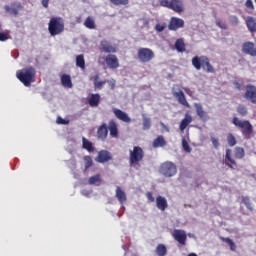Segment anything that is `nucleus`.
I'll list each match as a JSON object with an SVG mask.
<instances>
[{
  "instance_id": "9d476101",
  "label": "nucleus",
  "mask_w": 256,
  "mask_h": 256,
  "mask_svg": "<svg viewBox=\"0 0 256 256\" xmlns=\"http://www.w3.org/2000/svg\"><path fill=\"white\" fill-rule=\"evenodd\" d=\"M244 99L246 101H249L253 105H256V86L251 85V84L246 86V92L244 94Z\"/></svg>"
},
{
  "instance_id": "ddd939ff",
  "label": "nucleus",
  "mask_w": 256,
  "mask_h": 256,
  "mask_svg": "<svg viewBox=\"0 0 256 256\" xmlns=\"http://www.w3.org/2000/svg\"><path fill=\"white\" fill-rule=\"evenodd\" d=\"M104 61L109 69H119V58L114 54H109L104 58Z\"/></svg>"
},
{
  "instance_id": "4d7b16f0",
  "label": "nucleus",
  "mask_w": 256,
  "mask_h": 256,
  "mask_svg": "<svg viewBox=\"0 0 256 256\" xmlns=\"http://www.w3.org/2000/svg\"><path fill=\"white\" fill-rule=\"evenodd\" d=\"M106 83H108L111 89H115V80H107Z\"/></svg>"
},
{
  "instance_id": "e2e57ef3",
  "label": "nucleus",
  "mask_w": 256,
  "mask_h": 256,
  "mask_svg": "<svg viewBox=\"0 0 256 256\" xmlns=\"http://www.w3.org/2000/svg\"><path fill=\"white\" fill-rule=\"evenodd\" d=\"M193 256H197V254L194 253Z\"/></svg>"
},
{
  "instance_id": "58836bf2",
  "label": "nucleus",
  "mask_w": 256,
  "mask_h": 256,
  "mask_svg": "<svg viewBox=\"0 0 256 256\" xmlns=\"http://www.w3.org/2000/svg\"><path fill=\"white\" fill-rule=\"evenodd\" d=\"M222 241H224V243H227L231 249V251H235L237 249V246L235 245V242H233V240L231 238H223L221 237Z\"/></svg>"
},
{
  "instance_id": "7c9ffc66",
  "label": "nucleus",
  "mask_w": 256,
  "mask_h": 256,
  "mask_svg": "<svg viewBox=\"0 0 256 256\" xmlns=\"http://www.w3.org/2000/svg\"><path fill=\"white\" fill-rule=\"evenodd\" d=\"M246 26L251 33L256 32V18L249 16L246 19Z\"/></svg>"
},
{
  "instance_id": "7ed1b4c3",
  "label": "nucleus",
  "mask_w": 256,
  "mask_h": 256,
  "mask_svg": "<svg viewBox=\"0 0 256 256\" xmlns=\"http://www.w3.org/2000/svg\"><path fill=\"white\" fill-rule=\"evenodd\" d=\"M233 124L235 127H238V129H241V133L244 139H251V135L253 133V125H251L249 120H239V118L234 117Z\"/></svg>"
},
{
  "instance_id": "5701e85b",
  "label": "nucleus",
  "mask_w": 256,
  "mask_h": 256,
  "mask_svg": "<svg viewBox=\"0 0 256 256\" xmlns=\"http://www.w3.org/2000/svg\"><path fill=\"white\" fill-rule=\"evenodd\" d=\"M156 207L160 211H165V209H167V207H169V204L167 203V198H165L163 196H157V198H156Z\"/></svg>"
},
{
  "instance_id": "473e14b6",
  "label": "nucleus",
  "mask_w": 256,
  "mask_h": 256,
  "mask_svg": "<svg viewBox=\"0 0 256 256\" xmlns=\"http://www.w3.org/2000/svg\"><path fill=\"white\" fill-rule=\"evenodd\" d=\"M191 121H193L191 116L186 115L185 118L180 122V131H182V133L185 131V129H187Z\"/></svg>"
},
{
  "instance_id": "864d4df0",
  "label": "nucleus",
  "mask_w": 256,
  "mask_h": 256,
  "mask_svg": "<svg viewBox=\"0 0 256 256\" xmlns=\"http://www.w3.org/2000/svg\"><path fill=\"white\" fill-rule=\"evenodd\" d=\"M146 197H147L148 201H150V203L155 202V197H153V193L147 192Z\"/></svg>"
},
{
  "instance_id": "4468645a",
  "label": "nucleus",
  "mask_w": 256,
  "mask_h": 256,
  "mask_svg": "<svg viewBox=\"0 0 256 256\" xmlns=\"http://www.w3.org/2000/svg\"><path fill=\"white\" fill-rule=\"evenodd\" d=\"M116 119H119V121H123V123H131V117H129V114L127 112H124L121 109L114 108L112 109Z\"/></svg>"
},
{
  "instance_id": "680f3d73",
  "label": "nucleus",
  "mask_w": 256,
  "mask_h": 256,
  "mask_svg": "<svg viewBox=\"0 0 256 256\" xmlns=\"http://www.w3.org/2000/svg\"><path fill=\"white\" fill-rule=\"evenodd\" d=\"M236 85H238V89H239V83H236Z\"/></svg>"
},
{
  "instance_id": "f257e3e1",
  "label": "nucleus",
  "mask_w": 256,
  "mask_h": 256,
  "mask_svg": "<svg viewBox=\"0 0 256 256\" xmlns=\"http://www.w3.org/2000/svg\"><path fill=\"white\" fill-rule=\"evenodd\" d=\"M35 75H37V72L33 67L20 70L16 73L17 79H19L25 87H31V83H35Z\"/></svg>"
},
{
  "instance_id": "cd10ccee",
  "label": "nucleus",
  "mask_w": 256,
  "mask_h": 256,
  "mask_svg": "<svg viewBox=\"0 0 256 256\" xmlns=\"http://www.w3.org/2000/svg\"><path fill=\"white\" fill-rule=\"evenodd\" d=\"M165 145H167V141L165 140V137L161 135L154 139L152 143V147H154V149H158V147H165Z\"/></svg>"
},
{
  "instance_id": "de8ad7c7",
  "label": "nucleus",
  "mask_w": 256,
  "mask_h": 256,
  "mask_svg": "<svg viewBox=\"0 0 256 256\" xmlns=\"http://www.w3.org/2000/svg\"><path fill=\"white\" fill-rule=\"evenodd\" d=\"M56 123L58 125H69V120H65L61 118V116H58V118L56 119Z\"/></svg>"
},
{
  "instance_id": "423d86ee",
  "label": "nucleus",
  "mask_w": 256,
  "mask_h": 256,
  "mask_svg": "<svg viewBox=\"0 0 256 256\" xmlns=\"http://www.w3.org/2000/svg\"><path fill=\"white\" fill-rule=\"evenodd\" d=\"M145 158V151L141 146H134L133 150H130L129 164L138 165Z\"/></svg>"
},
{
  "instance_id": "9b49d317",
  "label": "nucleus",
  "mask_w": 256,
  "mask_h": 256,
  "mask_svg": "<svg viewBox=\"0 0 256 256\" xmlns=\"http://www.w3.org/2000/svg\"><path fill=\"white\" fill-rule=\"evenodd\" d=\"M185 27V21L178 17H172L168 24L169 31H177L178 29H182Z\"/></svg>"
},
{
  "instance_id": "79ce46f5",
  "label": "nucleus",
  "mask_w": 256,
  "mask_h": 256,
  "mask_svg": "<svg viewBox=\"0 0 256 256\" xmlns=\"http://www.w3.org/2000/svg\"><path fill=\"white\" fill-rule=\"evenodd\" d=\"M227 141H228V145H230V147H235V145H237V140L235 139V136H233V134H228L227 136Z\"/></svg>"
},
{
  "instance_id": "6e6552de",
  "label": "nucleus",
  "mask_w": 256,
  "mask_h": 256,
  "mask_svg": "<svg viewBox=\"0 0 256 256\" xmlns=\"http://www.w3.org/2000/svg\"><path fill=\"white\" fill-rule=\"evenodd\" d=\"M137 55L140 63H150L155 59V52L151 48H139Z\"/></svg>"
},
{
  "instance_id": "49530a36",
  "label": "nucleus",
  "mask_w": 256,
  "mask_h": 256,
  "mask_svg": "<svg viewBox=\"0 0 256 256\" xmlns=\"http://www.w3.org/2000/svg\"><path fill=\"white\" fill-rule=\"evenodd\" d=\"M112 5H129V0H110Z\"/></svg>"
},
{
  "instance_id": "37998d69",
  "label": "nucleus",
  "mask_w": 256,
  "mask_h": 256,
  "mask_svg": "<svg viewBox=\"0 0 256 256\" xmlns=\"http://www.w3.org/2000/svg\"><path fill=\"white\" fill-rule=\"evenodd\" d=\"M182 147L186 153H191V146H189V142H187L186 138L182 139Z\"/></svg>"
},
{
  "instance_id": "a211bd4d",
  "label": "nucleus",
  "mask_w": 256,
  "mask_h": 256,
  "mask_svg": "<svg viewBox=\"0 0 256 256\" xmlns=\"http://www.w3.org/2000/svg\"><path fill=\"white\" fill-rule=\"evenodd\" d=\"M172 236L174 237L175 241L180 243V245H185L187 241V234L183 230H174L172 233Z\"/></svg>"
},
{
  "instance_id": "0eeeda50",
  "label": "nucleus",
  "mask_w": 256,
  "mask_h": 256,
  "mask_svg": "<svg viewBox=\"0 0 256 256\" xmlns=\"http://www.w3.org/2000/svg\"><path fill=\"white\" fill-rule=\"evenodd\" d=\"M172 95L178 101L179 105H182L183 107H189V102H187L185 92H183V89H181L179 84H175L172 87Z\"/></svg>"
},
{
  "instance_id": "e433bc0d",
  "label": "nucleus",
  "mask_w": 256,
  "mask_h": 256,
  "mask_svg": "<svg viewBox=\"0 0 256 256\" xmlns=\"http://www.w3.org/2000/svg\"><path fill=\"white\" fill-rule=\"evenodd\" d=\"M235 157L236 159H243L245 157V149L241 147L235 148Z\"/></svg>"
},
{
  "instance_id": "2f4dec72",
  "label": "nucleus",
  "mask_w": 256,
  "mask_h": 256,
  "mask_svg": "<svg viewBox=\"0 0 256 256\" xmlns=\"http://www.w3.org/2000/svg\"><path fill=\"white\" fill-rule=\"evenodd\" d=\"M174 47H175L176 51H178V53H185V51H186L185 40H183V38L177 39Z\"/></svg>"
},
{
  "instance_id": "c9c22d12",
  "label": "nucleus",
  "mask_w": 256,
  "mask_h": 256,
  "mask_svg": "<svg viewBox=\"0 0 256 256\" xmlns=\"http://www.w3.org/2000/svg\"><path fill=\"white\" fill-rule=\"evenodd\" d=\"M84 25L87 29H95V20L91 17H87L86 20L84 21Z\"/></svg>"
},
{
  "instance_id": "39448f33",
  "label": "nucleus",
  "mask_w": 256,
  "mask_h": 256,
  "mask_svg": "<svg viewBox=\"0 0 256 256\" xmlns=\"http://www.w3.org/2000/svg\"><path fill=\"white\" fill-rule=\"evenodd\" d=\"M193 66L198 71L202 67V69L204 71H207V73H215V68H213L211 63H209V58H207L205 56H201V57L196 56V57H194L193 58Z\"/></svg>"
},
{
  "instance_id": "20e7f679",
  "label": "nucleus",
  "mask_w": 256,
  "mask_h": 256,
  "mask_svg": "<svg viewBox=\"0 0 256 256\" xmlns=\"http://www.w3.org/2000/svg\"><path fill=\"white\" fill-rule=\"evenodd\" d=\"M161 7H166V9H171L175 13H183L185 11V5L183 0H160Z\"/></svg>"
},
{
  "instance_id": "a19ab883",
  "label": "nucleus",
  "mask_w": 256,
  "mask_h": 256,
  "mask_svg": "<svg viewBox=\"0 0 256 256\" xmlns=\"http://www.w3.org/2000/svg\"><path fill=\"white\" fill-rule=\"evenodd\" d=\"M151 129V118L144 117L143 118V130L149 131Z\"/></svg>"
},
{
  "instance_id": "c03bdc74",
  "label": "nucleus",
  "mask_w": 256,
  "mask_h": 256,
  "mask_svg": "<svg viewBox=\"0 0 256 256\" xmlns=\"http://www.w3.org/2000/svg\"><path fill=\"white\" fill-rule=\"evenodd\" d=\"M242 203L246 205L247 209H249L250 211H253V205L251 204V200L249 199V197H243Z\"/></svg>"
},
{
  "instance_id": "6e6d98bb",
  "label": "nucleus",
  "mask_w": 256,
  "mask_h": 256,
  "mask_svg": "<svg viewBox=\"0 0 256 256\" xmlns=\"http://www.w3.org/2000/svg\"><path fill=\"white\" fill-rule=\"evenodd\" d=\"M216 25L220 27V29H227V24L221 22V21H216Z\"/></svg>"
},
{
  "instance_id": "f03ea898",
  "label": "nucleus",
  "mask_w": 256,
  "mask_h": 256,
  "mask_svg": "<svg viewBox=\"0 0 256 256\" xmlns=\"http://www.w3.org/2000/svg\"><path fill=\"white\" fill-rule=\"evenodd\" d=\"M48 31L51 37L61 35L65 31V21L61 17H52L48 23Z\"/></svg>"
},
{
  "instance_id": "052dcab7",
  "label": "nucleus",
  "mask_w": 256,
  "mask_h": 256,
  "mask_svg": "<svg viewBox=\"0 0 256 256\" xmlns=\"http://www.w3.org/2000/svg\"><path fill=\"white\" fill-rule=\"evenodd\" d=\"M132 256H139V255H137V254H133Z\"/></svg>"
},
{
  "instance_id": "4c0bfd02",
  "label": "nucleus",
  "mask_w": 256,
  "mask_h": 256,
  "mask_svg": "<svg viewBox=\"0 0 256 256\" xmlns=\"http://www.w3.org/2000/svg\"><path fill=\"white\" fill-rule=\"evenodd\" d=\"M89 185H96V183H101V175L96 174L95 176H92L88 180Z\"/></svg>"
},
{
  "instance_id": "4be33fe9",
  "label": "nucleus",
  "mask_w": 256,
  "mask_h": 256,
  "mask_svg": "<svg viewBox=\"0 0 256 256\" xmlns=\"http://www.w3.org/2000/svg\"><path fill=\"white\" fill-rule=\"evenodd\" d=\"M108 135L109 129L107 128V124L103 123L101 126L98 127L97 137L98 139H100V141H105Z\"/></svg>"
},
{
  "instance_id": "bb28decb",
  "label": "nucleus",
  "mask_w": 256,
  "mask_h": 256,
  "mask_svg": "<svg viewBox=\"0 0 256 256\" xmlns=\"http://www.w3.org/2000/svg\"><path fill=\"white\" fill-rule=\"evenodd\" d=\"M101 101V95L99 94H91L88 103L90 107H99V103Z\"/></svg>"
},
{
  "instance_id": "bf43d9fd",
  "label": "nucleus",
  "mask_w": 256,
  "mask_h": 256,
  "mask_svg": "<svg viewBox=\"0 0 256 256\" xmlns=\"http://www.w3.org/2000/svg\"><path fill=\"white\" fill-rule=\"evenodd\" d=\"M188 256H193V253H190Z\"/></svg>"
},
{
  "instance_id": "c756f323",
  "label": "nucleus",
  "mask_w": 256,
  "mask_h": 256,
  "mask_svg": "<svg viewBox=\"0 0 256 256\" xmlns=\"http://www.w3.org/2000/svg\"><path fill=\"white\" fill-rule=\"evenodd\" d=\"M82 147L89 153H93L95 151V147H93V142L89 141L85 137H82Z\"/></svg>"
},
{
  "instance_id": "412c9836",
  "label": "nucleus",
  "mask_w": 256,
  "mask_h": 256,
  "mask_svg": "<svg viewBox=\"0 0 256 256\" xmlns=\"http://www.w3.org/2000/svg\"><path fill=\"white\" fill-rule=\"evenodd\" d=\"M224 163L230 167V169H237V162H235V159L231 157V149H226Z\"/></svg>"
},
{
  "instance_id": "09e8293b",
  "label": "nucleus",
  "mask_w": 256,
  "mask_h": 256,
  "mask_svg": "<svg viewBox=\"0 0 256 256\" xmlns=\"http://www.w3.org/2000/svg\"><path fill=\"white\" fill-rule=\"evenodd\" d=\"M211 141L214 149H219V138H216L215 136H211Z\"/></svg>"
},
{
  "instance_id": "dca6fc26",
  "label": "nucleus",
  "mask_w": 256,
  "mask_h": 256,
  "mask_svg": "<svg viewBox=\"0 0 256 256\" xmlns=\"http://www.w3.org/2000/svg\"><path fill=\"white\" fill-rule=\"evenodd\" d=\"M242 52L245 55H250V57H256V47L253 42H245L242 45Z\"/></svg>"
},
{
  "instance_id": "ea45409f",
  "label": "nucleus",
  "mask_w": 256,
  "mask_h": 256,
  "mask_svg": "<svg viewBox=\"0 0 256 256\" xmlns=\"http://www.w3.org/2000/svg\"><path fill=\"white\" fill-rule=\"evenodd\" d=\"M84 163H85V171L93 167V159L91 156H84Z\"/></svg>"
},
{
  "instance_id": "0e129e2a",
  "label": "nucleus",
  "mask_w": 256,
  "mask_h": 256,
  "mask_svg": "<svg viewBox=\"0 0 256 256\" xmlns=\"http://www.w3.org/2000/svg\"><path fill=\"white\" fill-rule=\"evenodd\" d=\"M0 29H1V23H0Z\"/></svg>"
},
{
  "instance_id": "a878e982",
  "label": "nucleus",
  "mask_w": 256,
  "mask_h": 256,
  "mask_svg": "<svg viewBox=\"0 0 256 256\" xmlns=\"http://www.w3.org/2000/svg\"><path fill=\"white\" fill-rule=\"evenodd\" d=\"M116 198L118 199L119 203L123 205V203L127 202V194H125V191L121 189V187L116 188Z\"/></svg>"
},
{
  "instance_id": "2eb2a0df",
  "label": "nucleus",
  "mask_w": 256,
  "mask_h": 256,
  "mask_svg": "<svg viewBox=\"0 0 256 256\" xmlns=\"http://www.w3.org/2000/svg\"><path fill=\"white\" fill-rule=\"evenodd\" d=\"M116 119H119V121H123V123H131V117H129V114L127 112H124L121 109L114 108L112 109Z\"/></svg>"
},
{
  "instance_id": "5fc2aeb1",
  "label": "nucleus",
  "mask_w": 256,
  "mask_h": 256,
  "mask_svg": "<svg viewBox=\"0 0 256 256\" xmlns=\"http://www.w3.org/2000/svg\"><path fill=\"white\" fill-rule=\"evenodd\" d=\"M7 39H9L7 33L0 32V41H7Z\"/></svg>"
},
{
  "instance_id": "a18cd8bd",
  "label": "nucleus",
  "mask_w": 256,
  "mask_h": 256,
  "mask_svg": "<svg viewBox=\"0 0 256 256\" xmlns=\"http://www.w3.org/2000/svg\"><path fill=\"white\" fill-rule=\"evenodd\" d=\"M237 111L242 117H245V115H247V107H245L244 105H239Z\"/></svg>"
},
{
  "instance_id": "13d9d810",
  "label": "nucleus",
  "mask_w": 256,
  "mask_h": 256,
  "mask_svg": "<svg viewBox=\"0 0 256 256\" xmlns=\"http://www.w3.org/2000/svg\"><path fill=\"white\" fill-rule=\"evenodd\" d=\"M42 5L47 9L49 7V0H42Z\"/></svg>"
},
{
  "instance_id": "c85d7f7f",
  "label": "nucleus",
  "mask_w": 256,
  "mask_h": 256,
  "mask_svg": "<svg viewBox=\"0 0 256 256\" xmlns=\"http://www.w3.org/2000/svg\"><path fill=\"white\" fill-rule=\"evenodd\" d=\"M90 81L94 82V87L96 89H103L105 83H107V80L99 81V74H96L95 76L90 77Z\"/></svg>"
},
{
  "instance_id": "72a5a7b5",
  "label": "nucleus",
  "mask_w": 256,
  "mask_h": 256,
  "mask_svg": "<svg viewBox=\"0 0 256 256\" xmlns=\"http://www.w3.org/2000/svg\"><path fill=\"white\" fill-rule=\"evenodd\" d=\"M76 67L85 71V56L83 54L76 56Z\"/></svg>"
},
{
  "instance_id": "f3484780",
  "label": "nucleus",
  "mask_w": 256,
  "mask_h": 256,
  "mask_svg": "<svg viewBox=\"0 0 256 256\" xmlns=\"http://www.w3.org/2000/svg\"><path fill=\"white\" fill-rule=\"evenodd\" d=\"M96 161L98 163H107L108 161H113V156L111 155V152H109L107 150H101L98 153Z\"/></svg>"
},
{
  "instance_id": "f8f14e48",
  "label": "nucleus",
  "mask_w": 256,
  "mask_h": 256,
  "mask_svg": "<svg viewBox=\"0 0 256 256\" xmlns=\"http://www.w3.org/2000/svg\"><path fill=\"white\" fill-rule=\"evenodd\" d=\"M99 49L102 53H117V45L111 44V42L107 40L100 42Z\"/></svg>"
},
{
  "instance_id": "aec40b11",
  "label": "nucleus",
  "mask_w": 256,
  "mask_h": 256,
  "mask_svg": "<svg viewBox=\"0 0 256 256\" xmlns=\"http://www.w3.org/2000/svg\"><path fill=\"white\" fill-rule=\"evenodd\" d=\"M107 128L110 131V137H113L114 139L119 138V128L117 127V122H115V120H110Z\"/></svg>"
},
{
  "instance_id": "f704fd0d",
  "label": "nucleus",
  "mask_w": 256,
  "mask_h": 256,
  "mask_svg": "<svg viewBox=\"0 0 256 256\" xmlns=\"http://www.w3.org/2000/svg\"><path fill=\"white\" fill-rule=\"evenodd\" d=\"M155 251L158 256L167 255V247L164 244H158Z\"/></svg>"
},
{
  "instance_id": "3c124183",
  "label": "nucleus",
  "mask_w": 256,
  "mask_h": 256,
  "mask_svg": "<svg viewBox=\"0 0 256 256\" xmlns=\"http://www.w3.org/2000/svg\"><path fill=\"white\" fill-rule=\"evenodd\" d=\"M245 6L247 7V9H251L253 11V9H255V6L253 5V0H246Z\"/></svg>"
},
{
  "instance_id": "393cba45",
  "label": "nucleus",
  "mask_w": 256,
  "mask_h": 256,
  "mask_svg": "<svg viewBox=\"0 0 256 256\" xmlns=\"http://www.w3.org/2000/svg\"><path fill=\"white\" fill-rule=\"evenodd\" d=\"M61 84L66 88V89H71L73 88V82L71 81V76L68 74H62L61 75Z\"/></svg>"
},
{
  "instance_id": "1a4fd4ad",
  "label": "nucleus",
  "mask_w": 256,
  "mask_h": 256,
  "mask_svg": "<svg viewBox=\"0 0 256 256\" xmlns=\"http://www.w3.org/2000/svg\"><path fill=\"white\" fill-rule=\"evenodd\" d=\"M160 173L164 177H173L177 175V166L173 162H164L160 166Z\"/></svg>"
},
{
  "instance_id": "6ab92c4d",
  "label": "nucleus",
  "mask_w": 256,
  "mask_h": 256,
  "mask_svg": "<svg viewBox=\"0 0 256 256\" xmlns=\"http://www.w3.org/2000/svg\"><path fill=\"white\" fill-rule=\"evenodd\" d=\"M4 9L6 13H10L11 15L17 17V15H19V11L23 9V6L21 5V3L17 2L12 4L11 6H5Z\"/></svg>"
},
{
  "instance_id": "8fccbe9b",
  "label": "nucleus",
  "mask_w": 256,
  "mask_h": 256,
  "mask_svg": "<svg viewBox=\"0 0 256 256\" xmlns=\"http://www.w3.org/2000/svg\"><path fill=\"white\" fill-rule=\"evenodd\" d=\"M155 31H157V33H162V31H165V24H156Z\"/></svg>"
},
{
  "instance_id": "b1692460",
  "label": "nucleus",
  "mask_w": 256,
  "mask_h": 256,
  "mask_svg": "<svg viewBox=\"0 0 256 256\" xmlns=\"http://www.w3.org/2000/svg\"><path fill=\"white\" fill-rule=\"evenodd\" d=\"M194 107L196 109V113H197L198 117L200 119H202V121H207V119H209L207 112H205V110L203 109V106L201 104H195Z\"/></svg>"
},
{
  "instance_id": "603ef678",
  "label": "nucleus",
  "mask_w": 256,
  "mask_h": 256,
  "mask_svg": "<svg viewBox=\"0 0 256 256\" xmlns=\"http://www.w3.org/2000/svg\"><path fill=\"white\" fill-rule=\"evenodd\" d=\"M230 23L232 25H239V18L237 16H231L230 17Z\"/></svg>"
}]
</instances>
